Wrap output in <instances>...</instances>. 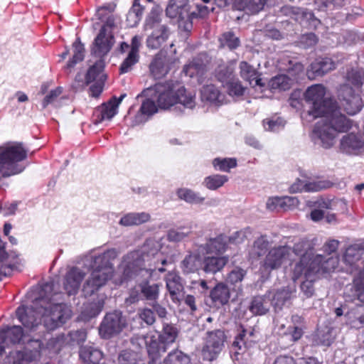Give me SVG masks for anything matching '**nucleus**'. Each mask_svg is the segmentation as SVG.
Listing matches in <instances>:
<instances>
[{
	"mask_svg": "<svg viewBox=\"0 0 364 364\" xmlns=\"http://www.w3.org/2000/svg\"><path fill=\"white\" fill-rule=\"evenodd\" d=\"M325 87L314 85L309 87L304 94L309 105L307 114L313 119L321 117L312 131V139L325 149L331 147L338 133L346 132L351 127V122L337 108L331 99L325 97Z\"/></svg>",
	"mask_w": 364,
	"mask_h": 364,
	"instance_id": "f257e3e1",
	"label": "nucleus"
},
{
	"mask_svg": "<svg viewBox=\"0 0 364 364\" xmlns=\"http://www.w3.org/2000/svg\"><path fill=\"white\" fill-rule=\"evenodd\" d=\"M314 245L308 240L301 239L291 247V252L299 257L293 268V279L296 280L306 275L312 277L319 272L333 271L338 265V257H323L322 255L314 254Z\"/></svg>",
	"mask_w": 364,
	"mask_h": 364,
	"instance_id": "f03ea898",
	"label": "nucleus"
},
{
	"mask_svg": "<svg viewBox=\"0 0 364 364\" xmlns=\"http://www.w3.org/2000/svg\"><path fill=\"white\" fill-rule=\"evenodd\" d=\"M159 249L160 245L158 242L148 240L141 249L128 253L124 257L119 267L122 277L119 280L116 279L114 282L121 284L142 269L165 272L164 268L158 267L159 262L163 265L167 263L166 259L161 257Z\"/></svg>",
	"mask_w": 364,
	"mask_h": 364,
	"instance_id": "7ed1b4c3",
	"label": "nucleus"
},
{
	"mask_svg": "<svg viewBox=\"0 0 364 364\" xmlns=\"http://www.w3.org/2000/svg\"><path fill=\"white\" fill-rule=\"evenodd\" d=\"M53 284L47 283L43 285L42 291L45 296L36 299L33 305L27 309L34 311V318L41 316V321L43 328L47 330H54L65 323L70 317L72 311L68 306L63 303H53L50 294L53 291Z\"/></svg>",
	"mask_w": 364,
	"mask_h": 364,
	"instance_id": "20e7f679",
	"label": "nucleus"
},
{
	"mask_svg": "<svg viewBox=\"0 0 364 364\" xmlns=\"http://www.w3.org/2000/svg\"><path fill=\"white\" fill-rule=\"evenodd\" d=\"M117 257V252L112 249L93 257L91 264L93 270L82 287L85 296L94 294L113 277L114 268L111 261Z\"/></svg>",
	"mask_w": 364,
	"mask_h": 364,
	"instance_id": "39448f33",
	"label": "nucleus"
},
{
	"mask_svg": "<svg viewBox=\"0 0 364 364\" xmlns=\"http://www.w3.org/2000/svg\"><path fill=\"white\" fill-rule=\"evenodd\" d=\"M149 97H153L157 102L158 106L167 109L176 103H180L184 107L192 109L195 107V95L183 87H176L170 83L156 84L153 87H149L142 92Z\"/></svg>",
	"mask_w": 364,
	"mask_h": 364,
	"instance_id": "423d86ee",
	"label": "nucleus"
},
{
	"mask_svg": "<svg viewBox=\"0 0 364 364\" xmlns=\"http://www.w3.org/2000/svg\"><path fill=\"white\" fill-rule=\"evenodd\" d=\"M16 316L18 320L24 326V331L18 326H14L7 328L6 330L0 331V341L4 344L9 339L12 343H17L21 341L25 342L26 334L31 332L41 331L42 324L34 318V311L32 309H27L24 306L18 307L16 310Z\"/></svg>",
	"mask_w": 364,
	"mask_h": 364,
	"instance_id": "0eeeda50",
	"label": "nucleus"
},
{
	"mask_svg": "<svg viewBox=\"0 0 364 364\" xmlns=\"http://www.w3.org/2000/svg\"><path fill=\"white\" fill-rule=\"evenodd\" d=\"M178 335V330L176 326L165 323L158 339L154 336H146L145 341L151 360L159 359L167 351L168 346L176 341Z\"/></svg>",
	"mask_w": 364,
	"mask_h": 364,
	"instance_id": "6e6552de",
	"label": "nucleus"
},
{
	"mask_svg": "<svg viewBox=\"0 0 364 364\" xmlns=\"http://www.w3.org/2000/svg\"><path fill=\"white\" fill-rule=\"evenodd\" d=\"M291 255V247L288 245H279L269 250L265 257L260 263V268L266 272L280 268Z\"/></svg>",
	"mask_w": 364,
	"mask_h": 364,
	"instance_id": "1a4fd4ad",
	"label": "nucleus"
},
{
	"mask_svg": "<svg viewBox=\"0 0 364 364\" xmlns=\"http://www.w3.org/2000/svg\"><path fill=\"white\" fill-rule=\"evenodd\" d=\"M225 341V336L222 330L208 331L202 349L203 359L208 361L213 360L221 351Z\"/></svg>",
	"mask_w": 364,
	"mask_h": 364,
	"instance_id": "9d476101",
	"label": "nucleus"
},
{
	"mask_svg": "<svg viewBox=\"0 0 364 364\" xmlns=\"http://www.w3.org/2000/svg\"><path fill=\"white\" fill-rule=\"evenodd\" d=\"M126 325V319L122 312L114 311L106 314L100 326L99 332L102 338H109L119 333Z\"/></svg>",
	"mask_w": 364,
	"mask_h": 364,
	"instance_id": "9b49d317",
	"label": "nucleus"
},
{
	"mask_svg": "<svg viewBox=\"0 0 364 364\" xmlns=\"http://www.w3.org/2000/svg\"><path fill=\"white\" fill-rule=\"evenodd\" d=\"M338 96L342 106L348 114L353 115L361 109L363 101L358 92L353 90V87L348 85L341 87Z\"/></svg>",
	"mask_w": 364,
	"mask_h": 364,
	"instance_id": "f8f14e48",
	"label": "nucleus"
},
{
	"mask_svg": "<svg viewBox=\"0 0 364 364\" xmlns=\"http://www.w3.org/2000/svg\"><path fill=\"white\" fill-rule=\"evenodd\" d=\"M23 343L26 344L25 353L18 350L11 353L10 357L14 358L13 364H25L26 360H34L39 356L42 343L38 337L28 338L26 336Z\"/></svg>",
	"mask_w": 364,
	"mask_h": 364,
	"instance_id": "ddd939ff",
	"label": "nucleus"
},
{
	"mask_svg": "<svg viewBox=\"0 0 364 364\" xmlns=\"http://www.w3.org/2000/svg\"><path fill=\"white\" fill-rule=\"evenodd\" d=\"M114 43L112 32H106V28H102L92 44V53L101 58L110 51Z\"/></svg>",
	"mask_w": 364,
	"mask_h": 364,
	"instance_id": "4468645a",
	"label": "nucleus"
},
{
	"mask_svg": "<svg viewBox=\"0 0 364 364\" xmlns=\"http://www.w3.org/2000/svg\"><path fill=\"white\" fill-rule=\"evenodd\" d=\"M166 12L169 18L178 20H188L196 14L195 11H191L188 0H170Z\"/></svg>",
	"mask_w": 364,
	"mask_h": 364,
	"instance_id": "2eb2a0df",
	"label": "nucleus"
},
{
	"mask_svg": "<svg viewBox=\"0 0 364 364\" xmlns=\"http://www.w3.org/2000/svg\"><path fill=\"white\" fill-rule=\"evenodd\" d=\"M337 63L329 58L318 59L311 64L310 69L307 70V76L314 80L317 76H323L326 73L334 70Z\"/></svg>",
	"mask_w": 364,
	"mask_h": 364,
	"instance_id": "dca6fc26",
	"label": "nucleus"
},
{
	"mask_svg": "<svg viewBox=\"0 0 364 364\" xmlns=\"http://www.w3.org/2000/svg\"><path fill=\"white\" fill-rule=\"evenodd\" d=\"M85 272L78 268H73L65 275L63 287L68 295L75 294L85 277Z\"/></svg>",
	"mask_w": 364,
	"mask_h": 364,
	"instance_id": "f3484780",
	"label": "nucleus"
},
{
	"mask_svg": "<svg viewBox=\"0 0 364 364\" xmlns=\"http://www.w3.org/2000/svg\"><path fill=\"white\" fill-rule=\"evenodd\" d=\"M203 264V258L200 255V250L189 252L181 262V269L183 274H188L197 272Z\"/></svg>",
	"mask_w": 364,
	"mask_h": 364,
	"instance_id": "a211bd4d",
	"label": "nucleus"
},
{
	"mask_svg": "<svg viewBox=\"0 0 364 364\" xmlns=\"http://www.w3.org/2000/svg\"><path fill=\"white\" fill-rule=\"evenodd\" d=\"M166 287L173 302H178L181 300V292L183 286L181 277L173 272H168L165 277Z\"/></svg>",
	"mask_w": 364,
	"mask_h": 364,
	"instance_id": "6ab92c4d",
	"label": "nucleus"
},
{
	"mask_svg": "<svg viewBox=\"0 0 364 364\" xmlns=\"http://www.w3.org/2000/svg\"><path fill=\"white\" fill-rule=\"evenodd\" d=\"M124 96L125 95H122L119 98L113 97L107 103H104L97 110L100 112V117L95 120V124L105 119H111L117 113L118 107Z\"/></svg>",
	"mask_w": 364,
	"mask_h": 364,
	"instance_id": "aec40b11",
	"label": "nucleus"
},
{
	"mask_svg": "<svg viewBox=\"0 0 364 364\" xmlns=\"http://www.w3.org/2000/svg\"><path fill=\"white\" fill-rule=\"evenodd\" d=\"M150 72L155 78L164 77L169 70V60L162 53L157 54L149 66Z\"/></svg>",
	"mask_w": 364,
	"mask_h": 364,
	"instance_id": "412c9836",
	"label": "nucleus"
},
{
	"mask_svg": "<svg viewBox=\"0 0 364 364\" xmlns=\"http://www.w3.org/2000/svg\"><path fill=\"white\" fill-rule=\"evenodd\" d=\"M363 146V141L357 135L353 134L343 136L340 143L341 151L350 154H358Z\"/></svg>",
	"mask_w": 364,
	"mask_h": 364,
	"instance_id": "4be33fe9",
	"label": "nucleus"
},
{
	"mask_svg": "<svg viewBox=\"0 0 364 364\" xmlns=\"http://www.w3.org/2000/svg\"><path fill=\"white\" fill-rule=\"evenodd\" d=\"M240 74L243 80L249 82L252 86L262 87L264 85L262 79L259 77L258 71L245 61H242L240 63Z\"/></svg>",
	"mask_w": 364,
	"mask_h": 364,
	"instance_id": "5701e85b",
	"label": "nucleus"
},
{
	"mask_svg": "<svg viewBox=\"0 0 364 364\" xmlns=\"http://www.w3.org/2000/svg\"><path fill=\"white\" fill-rule=\"evenodd\" d=\"M169 31L167 26H160L158 29H153L152 33L146 39V45L149 48H159L167 40Z\"/></svg>",
	"mask_w": 364,
	"mask_h": 364,
	"instance_id": "b1692460",
	"label": "nucleus"
},
{
	"mask_svg": "<svg viewBox=\"0 0 364 364\" xmlns=\"http://www.w3.org/2000/svg\"><path fill=\"white\" fill-rule=\"evenodd\" d=\"M228 257L225 256H208L203 259V270L207 273H216L220 271L228 263Z\"/></svg>",
	"mask_w": 364,
	"mask_h": 364,
	"instance_id": "393cba45",
	"label": "nucleus"
},
{
	"mask_svg": "<svg viewBox=\"0 0 364 364\" xmlns=\"http://www.w3.org/2000/svg\"><path fill=\"white\" fill-rule=\"evenodd\" d=\"M269 0H237L235 6L239 10L255 14L264 9Z\"/></svg>",
	"mask_w": 364,
	"mask_h": 364,
	"instance_id": "a878e982",
	"label": "nucleus"
},
{
	"mask_svg": "<svg viewBox=\"0 0 364 364\" xmlns=\"http://www.w3.org/2000/svg\"><path fill=\"white\" fill-rule=\"evenodd\" d=\"M201 99L203 101H207L211 104L219 105L223 103L224 95L215 85H208L201 90Z\"/></svg>",
	"mask_w": 364,
	"mask_h": 364,
	"instance_id": "bb28decb",
	"label": "nucleus"
},
{
	"mask_svg": "<svg viewBox=\"0 0 364 364\" xmlns=\"http://www.w3.org/2000/svg\"><path fill=\"white\" fill-rule=\"evenodd\" d=\"M230 292L223 283L218 284L210 291V298L215 304L223 306L228 303Z\"/></svg>",
	"mask_w": 364,
	"mask_h": 364,
	"instance_id": "cd10ccee",
	"label": "nucleus"
},
{
	"mask_svg": "<svg viewBox=\"0 0 364 364\" xmlns=\"http://www.w3.org/2000/svg\"><path fill=\"white\" fill-rule=\"evenodd\" d=\"M364 253V242L353 244L349 246L345 252L343 259L346 264L354 266Z\"/></svg>",
	"mask_w": 364,
	"mask_h": 364,
	"instance_id": "c85d7f7f",
	"label": "nucleus"
},
{
	"mask_svg": "<svg viewBox=\"0 0 364 364\" xmlns=\"http://www.w3.org/2000/svg\"><path fill=\"white\" fill-rule=\"evenodd\" d=\"M294 82V78L287 75H279L269 81L268 86L273 91H282L291 88Z\"/></svg>",
	"mask_w": 364,
	"mask_h": 364,
	"instance_id": "c756f323",
	"label": "nucleus"
},
{
	"mask_svg": "<svg viewBox=\"0 0 364 364\" xmlns=\"http://www.w3.org/2000/svg\"><path fill=\"white\" fill-rule=\"evenodd\" d=\"M200 250H205L207 254H215L218 255L225 252L226 249V242L225 237L218 236L213 239H210L204 246H200Z\"/></svg>",
	"mask_w": 364,
	"mask_h": 364,
	"instance_id": "7c9ffc66",
	"label": "nucleus"
},
{
	"mask_svg": "<svg viewBox=\"0 0 364 364\" xmlns=\"http://www.w3.org/2000/svg\"><path fill=\"white\" fill-rule=\"evenodd\" d=\"M114 9V6H102L97 10L98 19L102 21L105 19L102 28H105L106 32H112V28L114 27L115 18L112 14Z\"/></svg>",
	"mask_w": 364,
	"mask_h": 364,
	"instance_id": "2f4dec72",
	"label": "nucleus"
},
{
	"mask_svg": "<svg viewBox=\"0 0 364 364\" xmlns=\"http://www.w3.org/2000/svg\"><path fill=\"white\" fill-rule=\"evenodd\" d=\"M80 356L83 364H96L102 358V353L91 346H82L80 350Z\"/></svg>",
	"mask_w": 364,
	"mask_h": 364,
	"instance_id": "473e14b6",
	"label": "nucleus"
},
{
	"mask_svg": "<svg viewBox=\"0 0 364 364\" xmlns=\"http://www.w3.org/2000/svg\"><path fill=\"white\" fill-rule=\"evenodd\" d=\"M233 65L230 63L224 62L222 60H218L217 67L215 70V75L218 80L222 82L230 81L233 74Z\"/></svg>",
	"mask_w": 364,
	"mask_h": 364,
	"instance_id": "72a5a7b5",
	"label": "nucleus"
},
{
	"mask_svg": "<svg viewBox=\"0 0 364 364\" xmlns=\"http://www.w3.org/2000/svg\"><path fill=\"white\" fill-rule=\"evenodd\" d=\"M162 12L163 9L159 6L153 7L144 24V29L146 31L158 29L160 26H166L165 25L161 24Z\"/></svg>",
	"mask_w": 364,
	"mask_h": 364,
	"instance_id": "f704fd0d",
	"label": "nucleus"
},
{
	"mask_svg": "<svg viewBox=\"0 0 364 364\" xmlns=\"http://www.w3.org/2000/svg\"><path fill=\"white\" fill-rule=\"evenodd\" d=\"M270 243L265 236L257 238L250 250V256L252 258H258L264 255L269 249Z\"/></svg>",
	"mask_w": 364,
	"mask_h": 364,
	"instance_id": "c9c22d12",
	"label": "nucleus"
},
{
	"mask_svg": "<svg viewBox=\"0 0 364 364\" xmlns=\"http://www.w3.org/2000/svg\"><path fill=\"white\" fill-rule=\"evenodd\" d=\"M346 81L347 83L346 85H348L349 87L353 85V90L359 92L360 88L364 83V71L362 70L351 69L346 74Z\"/></svg>",
	"mask_w": 364,
	"mask_h": 364,
	"instance_id": "e433bc0d",
	"label": "nucleus"
},
{
	"mask_svg": "<svg viewBox=\"0 0 364 364\" xmlns=\"http://www.w3.org/2000/svg\"><path fill=\"white\" fill-rule=\"evenodd\" d=\"M150 215L146 213H129L120 220V224L125 226L138 225L149 221Z\"/></svg>",
	"mask_w": 364,
	"mask_h": 364,
	"instance_id": "4c0bfd02",
	"label": "nucleus"
},
{
	"mask_svg": "<svg viewBox=\"0 0 364 364\" xmlns=\"http://www.w3.org/2000/svg\"><path fill=\"white\" fill-rule=\"evenodd\" d=\"M139 288L141 294L146 300L156 301L158 299L160 289L159 284L144 282L139 284Z\"/></svg>",
	"mask_w": 364,
	"mask_h": 364,
	"instance_id": "58836bf2",
	"label": "nucleus"
},
{
	"mask_svg": "<svg viewBox=\"0 0 364 364\" xmlns=\"http://www.w3.org/2000/svg\"><path fill=\"white\" fill-rule=\"evenodd\" d=\"M73 58L68 61L66 67L68 70L72 69L76 63L82 61L85 57L84 45L81 43L80 38H77L73 43Z\"/></svg>",
	"mask_w": 364,
	"mask_h": 364,
	"instance_id": "ea45409f",
	"label": "nucleus"
},
{
	"mask_svg": "<svg viewBox=\"0 0 364 364\" xmlns=\"http://www.w3.org/2000/svg\"><path fill=\"white\" fill-rule=\"evenodd\" d=\"M353 287L355 291V296L364 301V263L362 267L353 277Z\"/></svg>",
	"mask_w": 364,
	"mask_h": 364,
	"instance_id": "a19ab883",
	"label": "nucleus"
},
{
	"mask_svg": "<svg viewBox=\"0 0 364 364\" xmlns=\"http://www.w3.org/2000/svg\"><path fill=\"white\" fill-rule=\"evenodd\" d=\"M190 363L189 356L178 350L170 352L164 359V364H190Z\"/></svg>",
	"mask_w": 364,
	"mask_h": 364,
	"instance_id": "79ce46f5",
	"label": "nucleus"
},
{
	"mask_svg": "<svg viewBox=\"0 0 364 364\" xmlns=\"http://www.w3.org/2000/svg\"><path fill=\"white\" fill-rule=\"evenodd\" d=\"M105 63L102 58L97 60L94 65L90 67L86 74V84L97 81V73H104Z\"/></svg>",
	"mask_w": 364,
	"mask_h": 364,
	"instance_id": "37998d69",
	"label": "nucleus"
},
{
	"mask_svg": "<svg viewBox=\"0 0 364 364\" xmlns=\"http://www.w3.org/2000/svg\"><path fill=\"white\" fill-rule=\"evenodd\" d=\"M269 309L268 301L262 296H256L253 299L250 311L256 315H262L267 313Z\"/></svg>",
	"mask_w": 364,
	"mask_h": 364,
	"instance_id": "c03bdc74",
	"label": "nucleus"
},
{
	"mask_svg": "<svg viewBox=\"0 0 364 364\" xmlns=\"http://www.w3.org/2000/svg\"><path fill=\"white\" fill-rule=\"evenodd\" d=\"M291 291L289 289L278 290L272 299V304L274 307L282 309L284 304L291 298Z\"/></svg>",
	"mask_w": 364,
	"mask_h": 364,
	"instance_id": "a18cd8bd",
	"label": "nucleus"
},
{
	"mask_svg": "<svg viewBox=\"0 0 364 364\" xmlns=\"http://www.w3.org/2000/svg\"><path fill=\"white\" fill-rule=\"evenodd\" d=\"M283 63L287 65L284 69L288 72L291 77L294 78V81L296 79V76L304 70V65L301 63L289 58L284 59Z\"/></svg>",
	"mask_w": 364,
	"mask_h": 364,
	"instance_id": "49530a36",
	"label": "nucleus"
},
{
	"mask_svg": "<svg viewBox=\"0 0 364 364\" xmlns=\"http://www.w3.org/2000/svg\"><path fill=\"white\" fill-rule=\"evenodd\" d=\"M333 183L327 180H319L314 181H305L306 191V192H316L322 190L327 189L331 187Z\"/></svg>",
	"mask_w": 364,
	"mask_h": 364,
	"instance_id": "de8ad7c7",
	"label": "nucleus"
},
{
	"mask_svg": "<svg viewBox=\"0 0 364 364\" xmlns=\"http://www.w3.org/2000/svg\"><path fill=\"white\" fill-rule=\"evenodd\" d=\"M178 196L181 199L190 203H201L204 198L189 189H179Z\"/></svg>",
	"mask_w": 364,
	"mask_h": 364,
	"instance_id": "09e8293b",
	"label": "nucleus"
},
{
	"mask_svg": "<svg viewBox=\"0 0 364 364\" xmlns=\"http://www.w3.org/2000/svg\"><path fill=\"white\" fill-rule=\"evenodd\" d=\"M228 178L222 175H213L208 176L205 179V186L210 190H215L221 187L226 181Z\"/></svg>",
	"mask_w": 364,
	"mask_h": 364,
	"instance_id": "8fccbe9b",
	"label": "nucleus"
},
{
	"mask_svg": "<svg viewBox=\"0 0 364 364\" xmlns=\"http://www.w3.org/2000/svg\"><path fill=\"white\" fill-rule=\"evenodd\" d=\"M205 70L203 64L198 61H193L186 65L183 68L186 75L193 77L198 75H202Z\"/></svg>",
	"mask_w": 364,
	"mask_h": 364,
	"instance_id": "3c124183",
	"label": "nucleus"
},
{
	"mask_svg": "<svg viewBox=\"0 0 364 364\" xmlns=\"http://www.w3.org/2000/svg\"><path fill=\"white\" fill-rule=\"evenodd\" d=\"M324 273L325 272H319L311 278L306 277V275H303L306 278V280L303 282L302 284H301V289L304 294L307 297H311L314 294V288L313 285V282L315 281L318 277H319L320 275Z\"/></svg>",
	"mask_w": 364,
	"mask_h": 364,
	"instance_id": "603ef678",
	"label": "nucleus"
},
{
	"mask_svg": "<svg viewBox=\"0 0 364 364\" xmlns=\"http://www.w3.org/2000/svg\"><path fill=\"white\" fill-rule=\"evenodd\" d=\"M191 234V230L184 228L170 230L168 232V239L172 242H180Z\"/></svg>",
	"mask_w": 364,
	"mask_h": 364,
	"instance_id": "864d4df0",
	"label": "nucleus"
},
{
	"mask_svg": "<svg viewBox=\"0 0 364 364\" xmlns=\"http://www.w3.org/2000/svg\"><path fill=\"white\" fill-rule=\"evenodd\" d=\"M139 55L129 53L127 57L124 60L119 67L121 74L129 72L132 67L139 61Z\"/></svg>",
	"mask_w": 364,
	"mask_h": 364,
	"instance_id": "5fc2aeb1",
	"label": "nucleus"
},
{
	"mask_svg": "<svg viewBox=\"0 0 364 364\" xmlns=\"http://www.w3.org/2000/svg\"><path fill=\"white\" fill-rule=\"evenodd\" d=\"M213 164L215 167H218L219 170L223 171H229L231 168L237 166V161L235 159H215Z\"/></svg>",
	"mask_w": 364,
	"mask_h": 364,
	"instance_id": "6e6d98bb",
	"label": "nucleus"
},
{
	"mask_svg": "<svg viewBox=\"0 0 364 364\" xmlns=\"http://www.w3.org/2000/svg\"><path fill=\"white\" fill-rule=\"evenodd\" d=\"M97 81H94L95 83L91 85L90 90L91 95L94 97H97L102 92L104 83L106 80V75L97 73Z\"/></svg>",
	"mask_w": 364,
	"mask_h": 364,
	"instance_id": "4d7b16f0",
	"label": "nucleus"
},
{
	"mask_svg": "<svg viewBox=\"0 0 364 364\" xmlns=\"http://www.w3.org/2000/svg\"><path fill=\"white\" fill-rule=\"evenodd\" d=\"M246 272L240 267L234 268L228 275L227 282L231 284H236L242 281Z\"/></svg>",
	"mask_w": 364,
	"mask_h": 364,
	"instance_id": "13d9d810",
	"label": "nucleus"
},
{
	"mask_svg": "<svg viewBox=\"0 0 364 364\" xmlns=\"http://www.w3.org/2000/svg\"><path fill=\"white\" fill-rule=\"evenodd\" d=\"M220 42L223 46H228L230 49H235L240 44L239 38L231 32L224 33L220 38Z\"/></svg>",
	"mask_w": 364,
	"mask_h": 364,
	"instance_id": "bf43d9fd",
	"label": "nucleus"
},
{
	"mask_svg": "<svg viewBox=\"0 0 364 364\" xmlns=\"http://www.w3.org/2000/svg\"><path fill=\"white\" fill-rule=\"evenodd\" d=\"M140 360L138 355L132 351H122L118 357L119 364H135Z\"/></svg>",
	"mask_w": 364,
	"mask_h": 364,
	"instance_id": "052dcab7",
	"label": "nucleus"
},
{
	"mask_svg": "<svg viewBox=\"0 0 364 364\" xmlns=\"http://www.w3.org/2000/svg\"><path fill=\"white\" fill-rule=\"evenodd\" d=\"M139 318L144 321L147 325L151 326L156 321L154 312L152 309L149 308H142L139 309L138 312Z\"/></svg>",
	"mask_w": 364,
	"mask_h": 364,
	"instance_id": "680f3d73",
	"label": "nucleus"
},
{
	"mask_svg": "<svg viewBox=\"0 0 364 364\" xmlns=\"http://www.w3.org/2000/svg\"><path fill=\"white\" fill-rule=\"evenodd\" d=\"M285 122L280 117L267 119L264 120V126L267 130L277 131L284 126Z\"/></svg>",
	"mask_w": 364,
	"mask_h": 364,
	"instance_id": "e2e57ef3",
	"label": "nucleus"
},
{
	"mask_svg": "<svg viewBox=\"0 0 364 364\" xmlns=\"http://www.w3.org/2000/svg\"><path fill=\"white\" fill-rule=\"evenodd\" d=\"M151 99H146L143 102L140 112L144 113L146 116H150L157 112V107L155 104L156 100L153 97Z\"/></svg>",
	"mask_w": 364,
	"mask_h": 364,
	"instance_id": "0e129e2a",
	"label": "nucleus"
},
{
	"mask_svg": "<svg viewBox=\"0 0 364 364\" xmlns=\"http://www.w3.org/2000/svg\"><path fill=\"white\" fill-rule=\"evenodd\" d=\"M228 85V91L230 95L240 97L245 92V87L238 81L225 82Z\"/></svg>",
	"mask_w": 364,
	"mask_h": 364,
	"instance_id": "69168bd1",
	"label": "nucleus"
},
{
	"mask_svg": "<svg viewBox=\"0 0 364 364\" xmlns=\"http://www.w3.org/2000/svg\"><path fill=\"white\" fill-rule=\"evenodd\" d=\"M341 200H329V199H320L316 202L317 207L323 210H336L337 205L341 203Z\"/></svg>",
	"mask_w": 364,
	"mask_h": 364,
	"instance_id": "338daca9",
	"label": "nucleus"
},
{
	"mask_svg": "<svg viewBox=\"0 0 364 364\" xmlns=\"http://www.w3.org/2000/svg\"><path fill=\"white\" fill-rule=\"evenodd\" d=\"M62 93V88L61 87H57L53 90H51L48 95L46 96V97L43 100V107H47L49 104L53 103L58 97L61 95Z\"/></svg>",
	"mask_w": 364,
	"mask_h": 364,
	"instance_id": "774afa93",
	"label": "nucleus"
}]
</instances>
